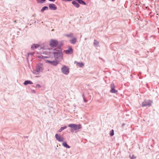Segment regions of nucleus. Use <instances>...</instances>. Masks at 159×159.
Instances as JSON below:
<instances>
[{"label":"nucleus","mask_w":159,"mask_h":159,"mask_svg":"<svg viewBox=\"0 0 159 159\" xmlns=\"http://www.w3.org/2000/svg\"><path fill=\"white\" fill-rule=\"evenodd\" d=\"M53 52L54 57L56 60H61L63 58L62 50H59L57 48H53Z\"/></svg>","instance_id":"obj_1"},{"label":"nucleus","mask_w":159,"mask_h":159,"mask_svg":"<svg viewBox=\"0 0 159 159\" xmlns=\"http://www.w3.org/2000/svg\"><path fill=\"white\" fill-rule=\"evenodd\" d=\"M68 126L71 128V132H73L74 130H77L82 128L81 125L80 124H70L68 125Z\"/></svg>","instance_id":"obj_2"},{"label":"nucleus","mask_w":159,"mask_h":159,"mask_svg":"<svg viewBox=\"0 0 159 159\" xmlns=\"http://www.w3.org/2000/svg\"><path fill=\"white\" fill-rule=\"evenodd\" d=\"M43 69V65L41 63L38 64L36 67V69L34 70L33 73L35 74H38V73L41 71L42 72Z\"/></svg>","instance_id":"obj_3"},{"label":"nucleus","mask_w":159,"mask_h":159,"mask_svg":"<svg viewBox=\"0 0 159 159\" xmlns=\"http://www.w3.org/2000/svg\"><path fill=\"white\" fill-rule=\"evenodd\" d=\"M58 42L56 40L51 39L49 41V46L52 48L56 47L58 45Z\"/></svg>","instance_id":"obj_4"},{"label":"nucleus","mask_w":159,"mask_h":159,"mask_svg":"<svg viewBox=\"0 0 159 159\" xmlns=\"http://www.w3.org/2000/svg\"><path fill=\"white\" fill-rule=\"evenodd\" d=\"M61 70L62 73L66 75H67L69 73V68L65 65H62Z\"/></svg>","instance_id":"obj_5"},{"label":"nucleus","mask_w":159,"mask_h":159,"mask_svg":"<svg viewBox=\"0 0 159 159\" xmlns=\"http://www.w3.org/2000/svg\"><path fill=\"white\" fill-rule=\"evenodd\" d=\"M152 103V101L151 100H145L142 103V107L151 106Z\"/></svg>","instance_id":"obj_6"},{"label":"nucleus","mask_w":159,"mask_h":159,"mask_svg":"<svg viewBox=\"0 0 159 159\" xmlns=\"http://www.w3.org/2000/svg\"><path fill=\"white\" fill-rule=\"evenodd\" d=\"M56 60L57 61H50L48 60H45V61L46 63H49L53 66H55L58 63V61L57 60Z\"/></svg>","instance_id":"obj_7"},{"label":"nucleus","mask_w":159,"mask_h":159,"mask_svg":"<svg viewBox=\"0 0 159 159\" xmlns=\"http://www.w3.org/2000/svg\"><path fill=\"white\" fill-rule=\"evenodd\" d=\"M111 90L110 92L111 93H116L118 92V91L115 89V86L113 83H112L111 84Z\"/></svg>","instance_id":"obj_8"},{"label":"nucleus","mask_w":159,"mask_h":159,"mask_svg":"<svg viewBox=\"0 0 159 159\" xmlns=\"http://www.w3.org/2000/svg\"><path fill=\"white\" fill-rule=\"evenodd\" d=\"M65 53L67 54H71L73 53V50L71 47H70L68 49L65 51Z\"/></svg>","instance_id":"obj_9"},{"label":"nucleus","mask_w":159,"mask_h":159,"mask_svg":"<svg viewBox=\"0 0 159 159\" xmlns=\"http://www.w3.org/2000/svg\"><path fill=\"white\" fill-rule=\"evenodd\" d=\"M49 9L52 10H55L57 9L56 5L52 3L49 4Z\"/></svg>","instance_id":"obj_10"},{"label":"nucleus","mask_w":159,"mask_h":159,"mask_svg":"<svg viewBox=\"0 0 159 159\" xmlns=\"http://www.w3.org/2000/svg\"><path fill=\"white\" fill-rule=\"evenodd\" d=\"M72 3L76 8H79L80 7V4L78 2V1L77 0H74L72 2Z\"/></svg>","instance_id":"obj_11"},{"label":"nucleus","mask_w":159,"mask_h":159,"mask_svg":"<svg viewBox=\"0 0 159 159\" xmlns=\"http://www.w3.org/2000/svg\"><path fill=\"white\" fill-rule=\"evenodd\" d=\"M55 137L56 139L59 142H62L64 140V138L62 137L59 136L58 134H56Z\"/></svg>","instance_id":"obj_12"},{"label":"nucleus","mask_w":159,"mask_h":159,"mask_svg":"<svg viewBox=\"0 0 159 159\" xmlns=\"http://www.w3.org/2000/svg\"><path fill=\"white\" fill-rule=\"evenodd\" d=\"M33 84V82L30 80H26L23 83V84L25 85H27L28 84Z\"/></svg>","instance_id":"obj_13"},{"label":"nucleus","mask_w":159,"mask_h":159,"mask_svg":"<svg viewBox=\"0 0 159 159\" xmlns=\"http://www.w3.org/2000/svg\"><path fill=\"white\" fill-rule=\"evenodd\" d=\"M39 46V45L37 44H33L31 45V48L33 49L34 48H37Z\"/></svg>","instance_id":"obj_14"},{"label":"nucleus","mask_w":159,"mask_h":159,"mask_svg":"<svg viewBox=\"0 0 159 159\" xmlns=\"http://www.w3.org/2000/svg\"><path fill=\"white\" fill-rule=\"evenodd\" d=\"M70 41L71 43L75 44L77 41V39L75 38L74 37L72 38V39L70 40Z\"/></svg>","instance_id":"obj_15"},{"label":"nucleus","mask_w":159,"mask_h":159,"mask_svg":"<svg viewBox=\"0 0 159 159\" xmlns=\"http://www.w3.org/2000/svg\"><path fill=\"white\" fill-rule=\"evenodd\" d=\"M62 145L64 147L66 148H70V146L66 142H64L62 144Z\"/></svg>","instance_id":"obj_16"},{"label":"nucleus","mask_w":159,"mask_h":159,"mask_svg":"<svg viewBox=\"0 0 159 159\" xmlns=\"http://www.w3.org/2000/svg\"><path fill=\"white\" fill-rule=\"evenodd\" d=\"M78 2L80 4H82L83 5H86V3L83 0H79L78 1Z\"/></svg>","instance_id":"obj_17"},{"label":"nucleus","mask_w":159,"mask_h":159,"mask_svg":"<svg viewBox=\"0 0 159 159\" xmlns=\"http://www.w3.org/2000/svg\"><path fill=\"white\" fill-rule=\"evenodd\" d=\"M62 45V43H60V44H58V45L57 46V48H57L58 49L62 50V49L61 48V46Z\"/></svg>","instance_id":"obj_18"},{"label":"nucleus","mask_w":159,"mask_h":159,"mask_svg":"<svg viewBox=\"0 0 159 159\" xmlns=\"http://www.w3.org/2000/svg\"><path fill=\"white\" fill-rule=\"evenodd\" d=\"M48 7L47 6H44L41 9V10L40 12H43L45 10H47L48 9Z\"/></svg>","instance_id":"obj_19"},{"label":"nucleus","mask_w":159,"mask_h":159,"mask_svg":"<svg viewBox=\"0 0 159 159\" xmlns=\"http://www.w3.org/2000/svg\"><path fill=\"white\" fill-rule=\"evenodd\" d=\"M38 57L39 58H41L42 59H44L45 58H49V57H48L45 56H43L42 55L38 56Z\"/></svg>","instance_id":"obj_20"},{"label":"nucleus","mask_w":159,"mask_h":159,"mask_svg":"<svg viewBox=\"0 0 159 159\" xmlns=\"http://www.w3.org/2000/svg\"><path fill=\"white\" fill-rule=\"evenodd\" d=\"M37 2L39 4H42L46 0H36Z\"/></svg>","instance_id":"obj_21"},{"label":"nucleus","mask_w":159,"mask_h":159,"mask_svg":"<svg viewBox=\"0 0 159 159\" xmlns=\"http://www.w3.org/2000/svg\"><path fill=\"white\" fill-rule=\"evenodd\" d=\"M98 43L99 42L97 41L96 40H94L93 44L96 47H98L99 46Z\"/></svg>","instance_id":"obj_22"},{"label":"nucleus","mask_w":159,"mask_h":159,"mask_svg":"<svg viewBox=\"0 0 159 159\" xmlns=\"http://www.w3.org/2000/svg\"><path fill=\"white\" fill-rule=\"evenodd\" d=\"M67 126H65L63 127H61V128L58 131L59 132H61L63 130L66 128Z\"/></svg>","instance_id":"obj_23"},{"label":"nucleus","mask_w":159,"mask_h":159,"mask_svg":"<svg viewBox=\"0 0 159 159\" xmlns=\"http://www.w3.org/2000/svg\"><path fill=\"white\" fill-rule=\"evenodd\" d=\"M110 135L111 136H112L114 135V131L113 129L111 130L110 133Z\"/></svg>","instance_id":"obj_24"},{"label":"nucleus","mask_w":159,"mask_h":159,"mask_svg":"<svg viewBox=\"0 0 159 159\" xmlns=\"http://www.w3.org/2000/svg\"><path fill=\"white\" fill-rule=\"evenodd\" d=\"M77 63L79 65V66L80 67H82L84 66V64L82 62H77Z\"/></svg>","instance_id":"obj_25"},{"label":"nucleus","mask_w":159,"mask_h":159,"mask_svg":"<svg viewBox=\"0 0 159 159\" xmlns=\"http://www.w3.org/2000/svg\"><path fill=\"white\" fill-rule=\"evenodd\" d=\"M35 53L34 52H30L28 54V56L29 57V56H32Z\"/></svg>","instance_id":"obj_26"},{"label":"nucleus","mask_w":159,"mask_h":159,"mask_svg":"<svg viewBox=\"0 0 159 159\" xmlns=\"http://www.w3.org/2000/svg\"><path fill=\"white\" fill-rule=\"evenodd\" d=\"M129 157L130 159H134L136 158V157H135L134 155H132L131 157L130 155H129Z\"/></svg>","instance_id":"obj_27"},{"label":"nucleus","mask_w":159,"mask_h":159,"mask_svg":"<svg viewBox=\"0 0 159 159\" xmlns=\"http://www.w3.org/2000/svg\"><path fill=\"white\" fill-rule=\"evenodd\" d=\"M66 36L69 37H71L73 36L72 34H68L66 35Z\"/></svg>","instance_id":"obj_28"},{"label":"nucleus","mask_w":159,"mask_h":159,"mask_svg":"<svg viewBox=\"0 0 159 159\" xmlns=\"http://www.w3.org/2000/svg\"><path fill=\"white\" fill-rule=\"evenodd\" d=\"M38 87L39 88H40L41 87V86L39 84H37L36 85V87Z\"/></svg>","instance_id":"obj_29"},{"label":"nucleus","mask_w":159,"mask_h":159,"mask_svg":"<svg viewBox=\"0 0 159 159\" xmlns=\"http://www.w3.org/2000/svg\"><path fill=\"white\" fill-rule=\"evenodd\" d=\"M72 0H63V1H65V2H66V1H71Z\"/></svg>","instance_id":"obj_30"},{"label":"nucleus","mask_w":159,"mask_h":159,"mask_svg":"<svg viewBox=\"0 0 159 159\" xmlns=\"http://www.w3.org/2000/svg\"><path fill=\"white\" fill-rule=\"evenodd\" d=\"M82 97H83V99H85V96H84V94H83V95H82Z\"/></svg>","instance_id":"obj_31"},{"label":"nucleus","mask_w":159,"mask_h":159,"mask_svg":"<svg viewBox=\"0 0 159 159\" xmlns=\"http://www.w3.org/2000/svg\"><path fill=\"white\" fill-rule=\"evenodd\" d=\"M48 1H49L53 2L55 1V0H48Z\"/></svg>","instance_id":"obj_32"},{"label":"nucleus","mask_w":159,"mask_h":159,"mask_svg":"<svg viewBox=\"0 0 159 159\" xmlns=\"http://www.w3.org/2000/svg\"><path fill=\"white\" fill-rule=\"evenodd\" d=\"M32 92L33 93H35V91L34 90H32Z\"/></svg>","instance_id":"obj_33"},{"label":"nucleus","mask_w":159,"mask_h":159,"mask_svg":"<svg viewBox=\"0 0 159 159\" xmlns=\"http://www.w3.org/2000/svg\"><path fill=\"white\" fill-rule=\"evenodd\" d=\"M125 125V123H123L122 124V126L123 127V126H124V125Z\"/></svg>","instance_id":"obj_34"},{"label":"nucleus","mask_w":159,"mask_h":159,"mask_svg":"<svg viewBox=\"0 0 159 159\" xmlns=\"http://www.w3.org/2000/svg\"><path fill=\"white\" fill-rule=\"evenodd\" d=\"M84 100V101L85 102H87V100H85V99H83Z\"/></svg>","instance_id":"obj_35"},{"label":"nucleus","mask_w":159,"mask_h":159,"mask_svg":"<svg viewBox=\"0 0 159 159\" xmlns=\"http://www.w3.org/2000/svg\"><path fill=\"white\" fill-rule=\"evenodd\" d=\"M14 22H16V20H14Z\"/></svg>","instance_id":"obj_36"},{"label":"nucleus","mask_w":159,"mask_h":159,"mask_svg":"<svg viewBox=\"0 0 159 159\" xmlns=\"http://www.w3.org/2000/svg\"><path fill=\"white\" fill-rule=\"evenodd\" d=\"M25 137H26V138H28V136H25Z\"/></svg>","instance_id":"obj_37"},{"label":"nucleus","mask_w":159,"mask_h":159,"mask_svg":"<svg viewBox=\"0 0 159 159\" xmlns=\"http://www.w3.org/2000/svg\"><path fill=\"white\" fill-rule=\"evenodd\" d=\"M114 0H112V1H114Z\"/></svg>","instance_id":"obj_38"}]
</instances>
